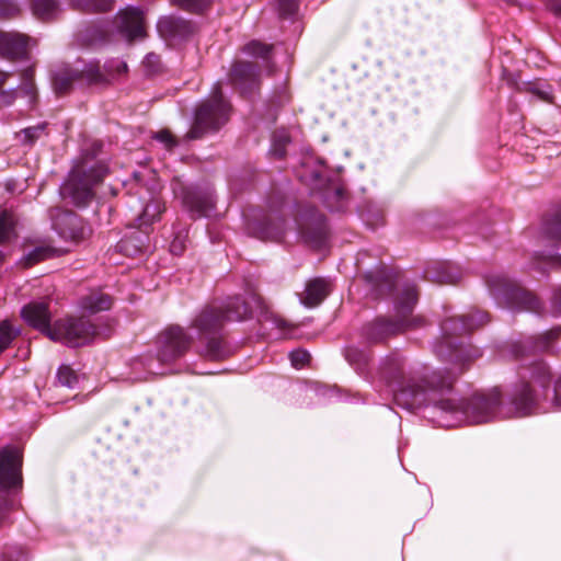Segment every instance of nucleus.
I'll return each mask as SVG.
<instances>
[{
    "label": "nucleus",
    "instance_id": "obj_32",
    "mask_svg": "<svg viewBox=\"0 0 561 561\" xmlns=\"http://www.w3.org/2000/svg\"><path fill=\"white\" fill-rule=\"evenodd\" d=\"M272 48V45L263 44L259 41H251L243 46L242 51L253 57L266 59Z\"/></svg>",
    "mask_w": 561,
    "mask_h": 561
},
{
    "label": "nucleus",
    "instance_id": "obj_2",
    "mask_svg": "<svg viewBox=\"0 0 561 561\" xmlns=\"http://www.w3.org/2000/svg\"><path fill=\"white\" fill-rule=\"evenodd\" d=\"M380 374L391 388L396 402L405 409L431 405L436 402L438 391L449 389L456 379V374L450 371H433L422 379L407 378L404 360L398 354L383 360Z\"/></svg>",
    "mask_w": 561,
    "mask_h": 561
},
{
    "label": "nucleus",
    "instance_id": "obj_7",
    "mask_svg": "<svg viewBox=\"0 0 561 561\" xmlns=\"http://www.w3.org/2000/svg\"><path fill=\"white\" fill-rule=\"evenodd\" d=\"M251 313L248 304L240 297L229 298L224 306H207L192 321L191 327L201 336L219 334L227 321H241Z\"/></svg>",
    "mask_w": 561,
    "mask_h": 561
},
{
    "label": "nucleus",
    "instance_id": "obj_27",
    "mask_svg": "<svg viewBox=\"0 0 561 561\" xmlns=\"http://www.w3.org/2000/svg\"><path fill=\"white\" fill-rule=\"evenodd\" d=\"M16 219L11 211L2 210L0 213V244L7 243L16 237Z\"/></svg>",
    "mask_w": 561,
    "mask_h": 561
},
{
    "label": "nucleus",
    "instance_id": "obj_30",
    "mask_svg": "<svg viewBox=\"0 0 561 561\" xmlns=\"http://www.w3.org/2000/svg\"><path fill=\"white\" fill-rule=\"evenodd\" d=\"M345 358L356 369H362L368 364L369 354L357 346H348L345 350Z\"/></svg>",
    "mask_w": 561,
    "mask_h": 561
},
{
    "label": "nucleus",
    "instance_id": "obj_1",
    "mask_svg": "<svg viewBox=\"0 0 561 561\" xmlns=\"http://www.w3.org/2000/svg\"><path fill=\"white\" fill-rule=\"evenodd\" d=\"M560 332L559 329L551 330L512 345V354L522 362V365L518 369L519 380L511 391L507 405H504V417L527 416L550 408L561 409V377L554 385L551 399L548 400L552 378L550 368L542 360H529L537 353L549 351Z\"/></svg>",
    "mask_w": 561,
    "mask_h": 561
},
{
    "label": "nucleus",
    "instance_id": "obj_35",
    "mask_svg": "<svg viewBox=\"0 0 561 561\" xmlns=\"http://www.w3.org/2000/svg\"><path fill=\"white\" fill-rule=\"evenodd\" d=\"M543 230L549 238L561 242V211L545 222Z\"/></svg>",
    "mask_w": 561,
    "mask_h": 561
},
{
    "label": "nucleus",
    "instance_id": "obj_17",
    "mask_svg": "<svg viewBox=\"0 0 561 561\" xmlns=\"http://www.w3.org/2000/svg\"><path fill=\"white\" fill-rule=\"evenodd\" d=\"M183 203L193 217H208L215 208V199L209 192L187 190L184 193Z\"/></svg>",
    "mask_w": 561,
    "mask_h": 561
},
{
    "label": "nucleus",
    "instance_id": "obj_19",
    "mask_svg": "<svg viewBox=\"0 0 561 561\" xmlns=\"http://www.w3.org/2000/svg\"><path fill=\"white\" fill-rule=\"evenodd\" d=\"M27 38L19 33L0 31V56L18 58L26 53Z\"/></svg>",
    "mask_w": 561,
    "mask_h": 561
},
{
    "label": "nucleus",
    "instance_id": "obj_40",
    "mask_svg": "<svg viewBox=\"0 0 561 561\" xmlns=\"http://www.w3.org/2000/svg\"><path fill=\"white\" fill-rule=\"evenodd\" d=\"M20 12L19 5L13 0H0V18L9 19Z\"/></svg>",
    "mask_w": 561,
    "mask_h": 561
},
{
    "label": "nucleus",
    "instance_id": "obj_20",
    "mask_svg": "<svg viewBox=\"0 0 561 561\" xmlns=\"http://www.w3.org/2000/svg\"><path fill=\"white\" fill-rule=\"evenodd\" d=\"M77 81L87 82V78L83 75V68H64L57 71L53 78L54 89L58 94L67 93Z\"/></svg>",
    "mask_w": 561,
    "mask_h": 561
},
{
    "label": "nucleus",
    "instance_id": "obj_9",
    "mask_svg": "<svg viewBox=\"0 0 561 561\" xmlns=\"http://www.w3.org/2000/svg\"><path fill=\"white\" fill-rule=\"evenodd\" d=\"M229 118V104L225 101L221 87L217 83L209 100L201 103L195 111L194 122L186 134L190 140L201 139L206 134L219 130Z\"/></svg>",
    "mask_w": 561,
    "mask_h": 561
},
{
    "label": "nucleus",
    "instance_id": "obj_11",
    "mask_svg": "<svg viewBox=\"0 0 561 561\" xmlns=\"http://www.w3.org/2000/svg\"><path fill=\"white\" fill-rule=\"evenodd\" d=\"M158 343V359L161 363H171L186 353L192 337L182 327L172 325L159 335Z\"/></svg>",
    "mask_w": 561,
    "mask_h": 561
},
{
    "label": "nucleus",
    "instance_id": "obj_26",
    "mask_svg": "<svg viewBox=\"0 0 561 561\" xmlns=\"http://www.w3.org/2000/svg\"><path fill=\"white\" fill-rule=\"evenodd\" d=\"M157 27L163 37H175L187 28V24L184 20L164 16L158 21Z\"/></svg>",
    "mask_w": 561,
    "mask_h": 561
},
{
    "label": "nucleus",
    "instance_id": "obj_48",
    "mask_svg": "<svg viewBox=\"0 0 561 561\" xmlns=\"http://www.w3.org/2000/svg\"><path fill=\"white\" fill-rule=\"evenodd\" d=\"M437 280L442 284H454L457 280V277L453 274L446 273L438 275Z\"/></svg>",
    "mask_w": 561,
    "mask_h": 561
},
{
    "label": "nucleus",
    "instance_id": "obj_23",
    "mask_svg": "<svg viewBox=\"0 0 561 561\" xmlns=\"http://www.w3.org/2000/svg\"><path fill=\"white\" fill-rule=\"evenodd\" d=\"M310 221L314 228L310 230L306 222L299 224L301 234L309 240L321 241L325 237L324 216L316 210H311Z\"/></svg>",
    "mask_w": 561,
    "mask_h": 561
},
{
    "label": "nucleus",
    "instance_id": "obj_28",
    "mask_svg": "<svg viewBox=\"0 0 561 561\" xmlns=\"http://www.w3.org/2000/svg\"><path fill=\"white\" fill-rule=\"evenodd\" d=\"M76 9L87 12L108 11L113 7V0H70Z\"/></svg>",
    "mask_w": 561,
    "mask_h": 561
},
{
    "label": "nucleus",
    "instance_id": "obj_15",
    "mask_svg": "<svg viewBox=\"0 0 561 561\" xmlns=\"http://www.w3.org/2000/svg\"><path fill=\"white\" fill-rule=\"evenodd\" d=\"M128 70L127 64L123 60H110L101 70L99 62H89L83 67V75L88 84L107 83L110 80L125 75Z\"/></svg>",
    "mask_w": 561,
    "mask_h": 561
},
{
    "label": "nucleus",
    "instance_id": "obj_49",
    "mask_svg": "<svg viewBox=\"0 0 561 561\" xmlns=\"http://www.w3.org/2000/svg\"><path fill=\"white\" fill-rule=\"evenodd\" d=\"M550 10L559 18H561V3L553 2L550 4Z\"/></svg>",
    "mask_w": 561,
    "mask_h": 561
},
{
    "label": "nucleus",
    "instance_id": "obj_41",
    "mask_svg": "<svg viewBox=\"0 0 561 561\" xmlns=\"http://www.w3.org/2000/svg\"><path fill=\"white\" fill-rule=\"evenodd\" d=\"M289 358L295 368H301L310 360V354L305 350H295L289 354Z\"/></svg>",
    "mask_w": 561,
    "mask_h": 561
},
{
    "label": "nucleus",
    "instance_id": "obj_44",
    "mask_svg": "<svg viewBox=\"0 0 561 561\" xmlns=\"http://www.w3.org/2000/svg\"><path fill=\"white\" fill-rule=\"evenodd\" d=\"M154 139L164 144V146L168 149H172L174 146H176V140L174 139L173 135L169 130H160V131L156 133Z\"/></svg>",
    "mask_w": 561,
    "mask_h": 561
},
{
    "label": "nucleus",
    "instance_id": "obj_8",
    "mask_svg": "<svg viewBox=\"0 0 561 561\" xmlns=\"http://www.w3.org/2000/svg\"><path fill=\"white\" fill-rule=\"evenodd\" d=\"M107 171L102 163L88 169L83 164L75 167L60 187L62 198L79 207L87 206L94 198V186L103 181Z\"/></svg>",
    "mask_w": 561,
    "mask_h": 561
},
{
    "label": "nucleus",
    "instance_id": "obj_37",
    "mask_svg": "<svg viewBox=\"0 0 561 561\" xmlns=\"http://www.w3.org/2000/svg\"><path fill=\"white\" fill-rule=\"evenodd\" d=\"M46 126V123H41L22 129L21 135L23 136V141L26 144H33L45 133Z\"/></svg>",
    "mask_w": 561,
    "mask_h": 561
},
{
    "label": "nucleus",
    "instance_id": "obj_51",
    "mask_svg": "<svg viewBox=\"0 0 561 561\" xmlns=\"http://www.w3.org/2000/svg\"><path fill=\"white\" fill-rule=\"evenodd\" d=\"M0 495H2V493H0ZM5 503H4V500L2 499V496H0V520L4 517V514H5Z\"/></svg>",
    "mask_w": 561,
    "mask_h": 561
},
{
    "label": "nucleus",
    "instance_id": "obj_47",
    "mask_svg": "<svg viewBox=\"0 0 561 561\" xmlns=\"http://www.w3.org/2000/svg\"><path fill=\"white\" fill-rule=\"evenodd\" d=\"M552 306L557 313H561V287L558 288L553 294Z\"/></svg>",
    "mask_w": 561,
    "mask_h": 561
},
{
    "label": "nucleus",
    "instance_id": "obj_36",
    "mask_svg": "<svg viewBox=\"0 0 561 561\" xmlns=\"http://www.w3.org/2000/svg\"><path fill=\"white\" fill-rule=\"evenodd\" d=\"M33 75L34 71L32 68L26 69L23 72V84L21 87V90L30 98V102L34 103L36 100V90L33 83Z\"/></svg>",
    "mask_w": 561,
    "mask_h": 561
},
{
    "label": "nucleus",
    "instance_id": "obj_29",
    "mask_svg": "<svg viewBox=\"0 0 561 561\" xmlns=\"http://www.w3.org/2000/svg\"><path fill=\"white\" fill-rule=\"evenodd\" d=\"M162 210L163 208L158 201H151L148 203L138 216V227L142 228L144 226L151 225L159 217Z\"/></svg>",
    "mask_w": 561,
    "mask_h": 561
},
{
    "label": "nucleus",
    "instance_id": "obj_34",
    "mask_svg": "<svg viewBox=\"0 0 561 561\" xmlns=\"http://www.w3.org/2000/svg\"><path fill=\"white\" fill-rule=\"evenodd\" d=\"M18 332L11 327L9 321H2L0 324V353L7 350Z\"/></svg>",
    "mask_w": 561,
    "mask_h": 561
},
{
    "label": "nucleus",
    "instance_id": "obj_52",
    "mask_svg": "<svg viewBox=\"0 0 561 561\" xmlns=\"http://www.w3.org/2000/svg\"><path fill=\"white\" fill-rule=\"evenodd\" d=\"M9 76H10L9 72L0 71V88L5 83V81L8 80Z\"/></svg>",
    "mask_w": 561,
    "mask_h": 561
},
{
    "label": "nucleus",
    "instance_id": "obj_25",
    "mask_svg": "<svg viewBox=\"0 0 561 561\" xmlns=\"http://www.w3.org/2000/svg\"><path fill=\"white\" fill-rule=\"evenodd\" d=\"M58 251L46 244L37 245L27 253L22 259V263L24 267H31L44 260L56 256Z\"/></svg>",
    "mask_w": 561,
    "mask_h": 561
},
{
    "label": "nucleus",
    "instance_id": "obj_5",
    "mask_svg": "<svg viewBox=\"0 0 561 561\" xmlns=\"http://www.w3.org/2000/svg\"><path fill=\"white\" fill-rule=\"evenodd\" d=\"M450 390L451 388L438 391L436 402H432V405L444 413L465 415L467 421L472 424L486 423L497 417H504L505 409L497 388L488 393L473 394L465 405L458 403L455 399L444 398V394Z\"/></svg>",
    "mask_w": 561,
    "mask_h": 561
},
{
    "label": "nucleus",
    "instance_id": "obj_4",
    "mask_svg": "<svg viewBox=\"0 0 561 561\" xmlns=\"http://www.w3.org/2000/svg\"><path fill=\"white\" fill-rule=\"evenodd\" d=\"M417 301V290L412 284H404L394 300L397 320L391 321L378 318L363 327L362 335L369 344L383 342L388 337L407 330L419 328L423 324L421 317H412L414 306Z\"/></svg>",
    "mask_w": 561,
    "mask_h": 561
},
{
    "label": "nucleus",
    "instance_id": "obj_42",
    "mask_svg": "<svg viewBox=\"0 0 561 561\" xmlns=\"http://www.w3.org/2000/svg\"><path fill=\"white\" fill-rule=\"evenodd\" d=\"M298 9V0H278V10L282 16H290Z\"/></svg>",
    "mask_w": 561,
    "mask_h": 561
},
{
    "label": "nucleus",
    "instance_id": "obj_6",
    "mask_svg": "<svg viewBox=\"0 0 561 561\" xmlns=\"http://www.w3.org/2000/svg\"><path fill=\"white\" fill-rule=\"evenodd\" d=\"M488 322V313L479 310L462 317L447 318L440 324L442 337L434 347L436 355L442 359L453 362L455 365H462L470 356L465 354V350L457 342V339Z\"/></svg>",
    "mask_w": 561,
    "mask_h": 561
},
{
    "label": "nucleus",
    "instance_id": "obj_22",
    "mask_svg": "<svg viewBox=\"0 0 561 561\" xmlns=\"http://www.w3.org/2000/svg\"><path fill=\"white\" fill-rule=\"evenodd\" d=\"M33 14L42 21H50L58 16L60 7L57 0H31Z\"/></svg>",
    "mask_w": 561,
    "mask_h": 561
},
{
    "label": "nucleus",
    "instance_id": "obj_18",
    "mask_svg": "<svg viewBox=\"0 0 561 561\" xmlns=\"http://www.w3.org/2000/svg\"><path fill=\"white\" fill-rule=\"evenodd\" d=\"M331 291L330 282L322 277L310 279L306 289L300 294V302L308 308L320 305Z\"/></svg>",
    "mask_w": 561,
    "mask_h": 561
},
{
    "label": "nucleus",
    "instance_id": "obj_24",
    "mask_svg": "<svg viewBox=\"0 0 561 561\" xmlns=\"http://www.w3.org/2000/svg\"><path fill=\"white\" fill-rule=\"evenodd\" d=\"M112 306V298L101 291H93L81 299V307L92 313L108 310Z\"/></svg>",
    "mask_w": 561,
    "mask_h": 561
},
{
    "label": "nucleus",
    "instance_id": "obj_39",
    "mask_svg": "<svg viewBox=\"0 0 561 561\" xmlns=\"http://www.w3.org/2000/svg\"><path fill=\"white\" fill-rule=\"evenodd\" d=\"M528 91L535 95L538 100L545 101V102H552V93L551 89L548 85L543 84H530L528 88Z\"/></svg>",
    "mask_w": 561,
    "mask_h": 561
},
{
    "label": "nucleus",
    "instance_id": "obj_33",
    "mask_svg": "<svg viewBox=\"0 0 561 561\" xmlns=\"http://www.w3.org/2000/svg\"><path fill=\"white\" fill-rule=\"evenodd\" d=\"M534 268L546 273L547 267H554L561 265V257L554 255H545L541 253H535L533 257Z\"/></svg>",
    "mask_w": 561,
    "mask_h": 561
},
{
    "label": "nucleus",
    "instance_id": "obj_45",
    "mask_svg": "<svg viewBox=\"0 0 561 561\" xmlns=\"http://www.w3.org/2000/svg\"><path fill=\"white\" fill-rule=\"evenodd\" d=\"M145 66L150 68L151 72H156L158 70V66L160 65V57L153 53H150L146 56Z\"/></svg>",
    "mask_w": 561,
    "mask_h": 561
},
{
    "label": "nucleus",
    "instance_id": "obj_14",
    "mask_svg": "<svg viewBox=\"0 0 561 561\" xmlns=\"http://www.w3.org/2000/svg\"><path fill=\"white\" fill-rule=\"evenodd\" d=\"M118 31L128 39L145 36L144 13L135 7H127L119 11L115 19Z\"/></svg>",
    "mask_w": 561,
    "mask_h": 561
},
{
    "label": "nucleus",
    "instance_id": "obj_13",
    "mask_svg": "<svg viewBox=\"0 0 561 561\" xmlns=\"http://www.w3.org/2000/svg\"><path fill=\"white\" fill-rule=\"evenodd\" d=\"M229 80L242 94L251 93L260 85V68L254 62L238 60L231 66Z\"/></svg>",
    "mask_w": 561,
    "mask_h": 561
},
{
    "label": "nucleus",
    "instance_id": "obj_12",
    "mask_svg": "<svg viewBox=\"0 0 561 561\" xmlns=\"http://www.w3.org/2000/svg\"><path fill=\"white\" fill-rule=\"evenodd\" d=\"M22 458L10 448L0 451V488L3 490L22 488Z\"/></svg>",
    "mask_w": 561,
    "mask_h": 561
},
{
    "label": "nucleus",
    "instance_id": "obj_31",
    "mask_svg": "<svg viewBox=\"0 0 561 561\" xmlns=\"http://www.w3.org/2000/svg\"><path fill=\"white\" fill-rule=\"evenodd\" d=\"M57 381L62 387L73 389L78 383V376L70 366L62 365L57 370Z\"/></svg>",
    "mask_w": 561,
    "mask_h": 561
},
{
    "label": "nucleus",
    "instance_id": "obj_21",
    "mask_svg": "<svg viewBox=\"0 0 561 561\" xmlns=\"http://www.w3.org/2000/svg\"><path fill=\"white\" fill-rule=\"evenodd\" d=\"M207 342L201 354L211 360L224 359L229 355V350L225 344L221 336L214 334L210 336H204Z\"/></svg>",
    "mask_w": 561,
    "mask_h": 561
},
{
    "label": "nucleus",
    "instance_id": "obj_38",
    "mask_svg": "<svg viewBox=\"0 0 561 561\" xmlns=\"http://www.w3.org/2000/svg\"><path fill=\"white\" fill-rule=\"evenodd\" d=\"M180 8L191 12H202L209 3V0H172Z\"/></svg>",
    "mask_w": 561,
    "mask_h": 561
},
{
    "label": "nucleus",
    "instance_id": "obj_50",
    "mask_svg": "<svg viewBox=\"0 0 561 561\" xmlns=\"http://www.w3.org/2000/svg\"><path fill=\"white\" fill-rule=\"evenodd\" d=\"M13 94H14V92H3L1 95L3 99V102L7 104H10L13 99Z\"/></svg>",
    "mask_w": 561,
    "mask_h": 561
},
{
    "label": "nucleus",
    "instance_id": "obj_43",
    "mask_svg": "<svg viewBox=\"0 0 561 561\" xmlns=\"http://www.w3.org/2000/svg\"><path fill=\"white\" fill-rule=\"evenodd\" d=\"M265 319L271 321L280 331H290L294 329L291 323L273 312H266Z\"/></svg>",
    "mask_w": 561,
    "mask_h": 561
},
{
    "label": "nucleus",
    "instance_id": "obj_3",
    "mask_svg": "<svg viewBox=\"0 0 561 561\" xmlns=\"http://www.w3.org/2000/svg\"><path fill=\"white\" fill-rule=\"evenodd\" d=\"M22 318L33 328L44 332L50 340L71 347L88 344L98 334L96 327L85 318H68L50 327V311L45 301H34L24 306Z\"/></svg>",
    "mask_w": 561,
    "mask_h": 561
},
{
    "label": "nucleus",
    "instance_id": "obj_10",
    "mask_svg": "<svg viewBox=\"0 0 561 561\" xmlns=\"http://www.w3.org/2000/svg\"><path fill=\"white\" fill-rule=\"evenodd\" d=\"M486 283L494 298L503 300L511 309L538 312L541 308L539 299L533 293L504 275L490 276Z\"/></svg>",
    "mask_w": 561,
    "mask_h": 561
},
{
    "label": "nucleus",
    "instance_id": "obj_46",
    "mask_svg": "<svg viewBox=\"0 0 561 561\" xmlns=\"http://www.w3.org/2000/svg\"><path fill=\"white\" fill-rule=\"evenodd\" d=\"M170 250L173 254L180 255L184 251L183 241L179 238H175L170 245Z\"/></svg>",
    "mask_w": 561,
    "mask_h": 561
},
{
    "label": "nucleus",
    "instance_id": "obj_16",
    "mask_svg": "<svg viewBox=\"0 0 561 561\" xmlns=\"http://www.w3.org/2000/svg\"><path fill=\"white\" fill-rule=\"evenodd\" d=\"M285 221L283 218L268 215L263 221L249 225V230L261 240L279 241L285 233Z\"/></svg>",
    "mask_w": 561,
    "mask_h": 561
}]
</instances>
